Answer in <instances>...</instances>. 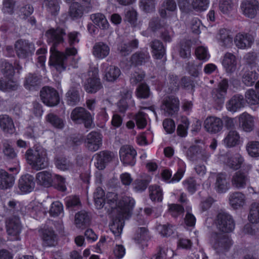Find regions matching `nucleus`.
Returning <instances> with one entry per match:
<instances>
[{
    "label": "nucleus",
    "mask_w": 259,
    "mask_h": 259,
    "mask_svg": "<svg viewBox=\"0 0 259 259\" xmlns=\"http://www.w3.org/2000/svg\"><path fill=\"white\" fill-rule=\"evenodd\" d=\"M36 180L39 185L49 187L53 182V176L49 171H42L36 175Z\"/></svg>",
    "instance_id": "38"
},
{
    "label": "nucleus",
    "mask_w": 259,
    "mask_h": 259,
    "mask_svg": "<svg viewBox=\"0 0 259 259\" xmlns=\"http://www.w3.org/2000/svg\"><path fill=\"white\" fill-rule=\"evenodd\" d=\"M40 96L42 102L48 106H56L60 101L58 92L49 87H45L42 89Z\"/></svg>",
    "instance_id": "11"
},
{
    "label": "nucleus",
    "mask_w": 259,
    "mask_h": 259,
    "mask_svg": "<svg viewBox=\"0 0 259 259\" xmlns=\"http://www.w3.org/2000/svg\"><path fill=\"white\" fill-rule=\"evenodd\" d=\"M219 10L224 14H231L234 10V5L232 0H220Z\"/></svg>",
    "instance_id": "52"
},
{
    "label": "nucleus",
    "mask_w": 259,
    "mask_h": 259,
    "mask_svg": "<svg viewBox=\"0 0 259 259\" xmlns=\"http://www.w3.org/2000/svg\"><path fill=\"white\" fill-rule=\"evenodd\" d=\"M56 166L62 170H67L72 169L73 164L66 158L59 157L55 161Z\"/></svg>",
    "instance_id": "60"
},
{
    "label": "nucleus",
    "mask_w": 259,
    "mask_h": 259,
    "mask_svg": "<svg viewBox=\"0 0 259 259\" xmlns=\"http://www.w3.org/2000/svg\"><path fill=\"white\" fill-rule=\"evenodd\" d=\"M206 131L211 134H217L221 132L223 127L222 120L215 116H210L206 118L204 123Z\"/></svg>",
    "instance_id": "19"
},
{
    "label": "nucleus",
    "mask_w": 259,
    "mask_h": 259,
    "mask_svg": "<svg viewBox=\"0 0 259 259\" xmlns=\"http://www.w3.org/2000/svg\"><path fill=\"white\" fill-rule=\"evenodd\" d=\"M210 156V153L206 150L205 146L202 143L200 145L190 146L187 151V156L191 161L201 160L206 161Z\"/></svg>",
    "instance_id": "7"
},
{
    "label": "nucleus",
    "mask_w": 259,
    "mask_h": 259,
    "mask_svg": "<svg viewBox=\"0 0 259 259\" xmlns=\"http://www.w3.org/2000/svg\"><path fill=\"white\" fill-rule=\"evenodd\" d=\"M150 47L156 59H160L165 55V47L160 40L155 39L152 41L150 43Z\"/></svg>",
    "instance_id": "40"
},
{
    "label": "nucleus",
    "mask_w": 259,
    "mask_h": 259,
    "mask_svg": "<svg viewBox=\"0 0 259 259\" xmlns=\"http://www.w3.org/2000/svg\"><path fill=\"white\" fill-rule=\"evenodd\" d=\"M229 184L227 181V175L225 173H218L215 175L214 188L220 193L226 192L229 189Z\"/></svg>",
    "instance_id": "31"
},
{
    "label": "nucleus",
    "mask_w": 259,
    "mask_h": 259,
    "mask_svg": "<svg viewBox=\"0 0 259 259\" xmlns=\"http://www.w3.org/2000/svg\"><path fill=\"white\" fill-rule=\"evenodd\" d=\"M237 59L236 56L231 53L225 54L223 60V65L227 73H233L237 68Z\"/></svg>",
    "instance_id": "27"
},
{
    "label": "nucleus",
    "mask_w": 259,
    "mask_h": 259,
    "mask_svg": "<svg viewBox=\"0 0 259 259\" xmlns=\"http://www.w3.org/2000/svg\"><path fill=\"white\" fill-rule=\"evenodd\" d=\"M15 50L19 58L26 59L32 55L35 47L34 44L28 40L19 39L15 44Z\"/></svg>",
    "instance_id": "10"
},
{
    "label": "nucleus",
    "mask_w": 259,
    "mask_h": 259,
    "mask_svg": "<svg viewBox=\"0 0 259 259\" xmlns=\"http://www.w3.org/2000/svg\"><path fill=\"white\" fill-rule=\"evenodd\" d=\"M189 125V122L186 117H182L181 123L178 125L177 133L178 136L185 137L187 134V130Z\"/></svg>",
    "instance_id": "55"
},
{
    "label": "nucleus",
    "mask_w": 259,
    "mask_h": 259,
    "mask_svg": "<svg viewBox=\"0 0 259 259\" xmlns=\"http://www.w3.org/2000/svg\"><path fill=\"white\" fill-rule=\"evenodd\" d=\"M185 188L190 193H194L197 190L199 185L193 178H189L183 182Z\"/></svg>",
    "instance_id": "61"
},
{
    "label": "nucleus",
    "mask_w": 259,
    "mask_h": 259,
    "mask_svg": "<svg viewBox=\"0 0 259 259\" xmlns=\"http://www.w3.org/2000/svg\"><path fill=\"white\" fill-rule=\"evenodd\" d=\"M243 161L242 156L238 153H236L229 157L226 162L229 167L233 169H238L241 167Z\"/></svg>",
    "instance_id": "42"
},
{
    "label": "nucleus",
    "mask_w": 259,
    "mask_h": 259,
    "mask_svg": "<svg viewBox=\"0 0 259 259\" xmlns=\"http://www.w3.org/2000/svg\"><path fill=\"white\" fill-rule=\"evenodd\" d=\"M150 59L149 53L147 51L138 52L134 54L131 58V62L135 65H142Z\"/></svg>",
    "instance_id": "39"
},
{
    "label": "nucleus",
    "mask_w": 259,
    "mask_h": 259,
    "mask_svg": "<svg viewBox=\"0 0 259 259\" xmlns=\"http://www.w3.org/2000/svg\"><path fill=\"white\" fill-rule=\"evenodd\" d=\"M42 245L46 247L55 246L57 243V235L51 229H45L43 231L41 236Z\"/></svg>",
    "instance_id": "32"
},
{
    "label": "nucleus",
    "mask_w": 259,
    "mask_h": 259,
    "mask_svg": "<svg viewBox=\"0 0 259 259\" xmlns=\"http://www.w3.org/2000/svg\"><path fill=\"white\" fill-rule=\"evenodd\" d=\"M0 71L8 78H12L15 74L14 66L5 60L0 61Z\"/></svg>",
    "instance_id": "46"
},
{
    "label": "nucleus",
    "mask_w": 259,
    "mask_h": 259,
    "mask_svg": "<svg viewBox=\"0 0 259 259\" xmlns=\"http://www.w3.org/2000/svg\"><path fill=\"white\" fill-rule=\"evenodd\" d=\"M140 7L146 12H151L155 10V0H140Z\"/></svg>",
    "instance_id": "62"
},
{
    "label": "nucleus",
    "mask_w": 259,
    "mask_h": 259,
    "mask_svg": "<svg viewBox=\"0 0 259 259\" xmlns=\"http://www.w3.org/2000/svg\"><path fill=\"white\" fill-rule=\"evenodd\" d=\"M106 202L114 213H122L124 217L131 216L135 203L134 199L130 196H124L119 200L117 194L113 192L107 194Z\"/></svg>",
    "instance_id": "2"
},
{
    "label": "nucleus",
    "mask_w": 259,
    "mask_h": 259,
    "mask_svg": "<svg viewBox=\"0 0 259 259\" xmlns=\"http://www.w3.org/2000/svg\"><path fill=\"white\" fill-rule=\"evenodd\" d=\"M104 73V78L108 82L116 81L121 74L120 69L114 65H109L107 63H104L101 66Z\"/></svg>",
    "instance_id": "18"
},
{
    "label": "nucleus",
    "mask_w": 259,
    "mask_h": 259,
    "mask_svg": "<svg viewBox=\"0 0 259 259\" xmlns=\"http://www.w3.org/2000/svg\"><path fill=\"white\" fill-rule=\"evenodd\" d=\"M248 218L251 223H259V201L253 202L250 205Z\"/></svg>",
    "instance_id": "49"
},
{
    "label": "nucleus",
    "mask_w": 259,
    "mask_h": 259,
    "mask_svg": "<svg viewBox=\"0 0 259 259\" xmlns=\"http://www.w3.org/2000/svg\"><path fill=\"white\" fill-rule=\"evenodd\" d=\"M46 120L54 127L62 129L65 125L64 121L57 115L50 113L46 116Z\"/></svg>",
    "instance_id": "50"
},
{
    "label": "nucleus",
    "mask_w": 259,
    "mask_h": 259,
    "mask_svg": "<svg viewBox=\"0 0 259 259\" xmlns=\"http://www.w3.org/2000/svg\"><path fill=\"white\" fill-rule=\"evenodd\" d=\"M136 150L130 145H123L120 149V159L125 165H134L136 163Z\"/></svg>",
    "instance_id": "13"
},
{
    "label": "nucleus",
    "mask_w": 259,
    "mask_h": 259,
    "mask_svg": "<svg viewBox=\"0 0 259 259\" xmlns=\"http://www.w3.org/2000/svg\"><path fill=\"white\" fill-rule=\"evenodd\" d=\"M0 128L5 133H13L15 126L12 118L7 114L0 115Z\"/></svg>",
    "instance_id": "34"
},
{
    "label": "nucleus",
    "mask_w": 259,
    "mask_h": 259,
    "mask_svg": "<svg viewBox=\"0 0 259 259\" xmlns=\"http://www.w3.org/2000/svg\"><path fill=\"white\" fill-rule=\"evenodd\" d=\"M248 154L251 157L259 156V142L250 141L247 143L246 146Z\"/></svg>",
    "instance_id": "56"
},
{
    "label": "nucleus",
    "mask_w": 259,
    "mask_h": 259,
    "mask_svg": "<svg viewBox=\"0 0 259 259\" xmlns=\"http://www.w3.org/2000/svg\"><path fill=\"white\" fill-rule=\"evenodd\" d=\"M151 95L149 87L146 83L140 84L136 90V95L139 98L147 99Z\"/></svg>",
    "instance_id": "53"
},
{
    "label": "nucleus",
    "mask_w": 259,
    "mask_h": 259,
    "mask_svg": "<svg viewBox=\"0 0 259 259\" xmlns=\"http://www.w3.org/2000/svg\"><path fill=\"white\" fill-rule=\"evenodd\" d=\"M239 124L242 129L246 132L252 131L254 126L253 118L246 112H244L239 116Z\"/></svg>",
    "instance_id": "30"
},
{
    "label": "nucleus",
    "mask_w": 259,
    "mask_h": 259,
    "mask_svg": "<svg viewBox=\"0 0 259 259\" xmlns=\"http://www.w3.org/2000/svg\"><path fill=\"white\" fill-rule=\"evenodd\" d=\"M210 241L213 248L219 253L228 251L233 244L228 235L218 232L211 234Z\"/></svg>",
    "instance_id": "4"
},
{
    "label": "nucleus",
    "mask_w": 259,
    "mask_h": 259,
    "mask_svg": "<svg viewBox=\"0 0 259 259\" xmlns=\"http://www.w3.org/2000/svg\"><path fill=\"white\" fill-rule=\"evenodd\" d=\"M215 222L218 229L224 232H231L235 228V223L233 218L226 212H219Z\"/></svg>",
    "instance_id": "8"
},
{
    "label": "nucleus",
    "mask_w": 259,
    "mask_h": 259,
    "mask_svg": "<svg viewBox=\"0 0 259 259\" xmlns=\"http://www.w3.org/2000/svg\"><path fill=\"white\" fill-rule=\"evenodd\" d=\"M165 23L161 21L159 18L155 17L152 18L149 24V28L152 31H156L164 27Z\"/></svg>",
    "instance_id": "64"
},
{
    "label": "nucleus",
    "mask_w": 259,
    "mask_h": 259,
    "mask_svg": "<svg viewBox=\"0 0 259 259\" xmlns=\"http://www.w3.org/2000/svg\"><path fill=\"white\" fill-rule=\"evenodd\" d=\"M246 197L244 194L240 192L231 193L229 196V202L234 209L243 206L245 204Z\"/></svg>",
    "instance_id": "36"
},
{
    "label": "nucleus",
    "mask_w": 259,
    "mask_h": 259,
    "mask_svg": "<svg viewBox=\"0 0 259 259\" xmlns=\"http://www.w3.org/2000/svg\"><path fill=\"white\" fill-rule=\"evenodd\" d=\"M157 229L159 233L163 237H168L174 233L175 230V226L167 223L165 225H159L157 226Z\"/></svg>",
    "instance_id": "54"
},
{
    "label": "nucleus",
    "mask_w": 259,
    "mask_h": 259,
    "mask_svg": "<svg viewBox=\"0 0 259 259\" xmlns=\"http://www.w3.org/2000/svg\"><path fill=\"white\" fill-rule=\"evenodd\" d=\"M151 178L149 176H146L144 179L136 180L135 182V189L137 191H144L151 182Z\"/></svg>",
    "instance_id": "59"
},
{
    "label": "nucleus",
    "mask_w": 259,
    "mask_h": 259,
    "mask_svg": "<svg viewBox=\"0 0 259 259\" xmlns=\"http://www.w3.org/2000/svg\"><path fill=\"white\" fill-rule=\"evenodd\" d=\"M240 135L235 130H231L228 133L223 142L224 144L228 148L236 146L240 143Z\"/></svg>",
    "instance_id": "33"
},
{
    "label": "nucleus",
    "mask_w": 259,
    "mask_h": 259,
    "mask_svg": "<svg viewBox=\"0 0 259 259\" xmlns=\"http://www.w3.org/2000/svg\"><path fill=\"white\" fill-rule=\"evenodd\" d=\"M7 232L11 240H20L19 234L21 230V225L18 218L13 217L6 222Z\"/></svg>",
    "instance_id": "12"
},
{
    "label": "nucleus",
    "mask_w": 259,
    "mask_h": 259,
    "mask_svg": "<svg viewBox=\"0 0 259 259\" xmlns=\"http://www.w3.org/2000/svg\"><path fill=\"white\" fill-rule=\"evenodd\" d=\"M102 141L101 134L97 132H92L87 135L85 145L89 150L95 152L99 149L102 144Z\"/></svg>",
    "instance_id": "17"
},
{
    "label": "nucleus",
    "mask_w": 259,
    "mask_h": 259,
    "mask_svg": "<svg viewBox=\"0 0 259 259\" xmlns=\"http://www.w3.org/2000/svg\"><path fill=\"white\" fill-rule=\"evenodd\" d=\"M130 217H124L122 213H117L113 219V223L110 225V230L115 236H119L122 231L124 220L128 219Z\"/></svg>",
    "instance_id": "28"
},
{
    "label": "nucleus",
    "mask_w": 259,
    "mask_h": 259,
    "mask_svg": "<svg viewBox=\"0 0 259 259\" xmlns=\"http://www.w3.org/2000/svg\"><path fill=\"white\" fill-rule=\"evenodd\" d=\"M66 100L68 105L74 106L77 104L80 100L79 93L77 90L73 88H70L66 94Z\"/></svg>",
    "instance_id": "51"
},
{
    "label": "nucleus",
    "mask_w": 259,
    "mask_h": 259,
    "mask_svg": "<svg viewBox=\"0 0 259 259\" xmlns=\"http://www.w3.org/2000/svg\"><path fill=\"white\" fill-rule=\"evenodd\" d=\"M179 104L178 98L174 96H168L163 100L161 108L167 115L172 116L178 113Z\"/></svg>",
    "instance_id": "15"
},
{
    "label": "nucleus",
    "mask_w": 259,
    "mask_h": 259,
    "mask_svg": "<svg viewBox=\"0 0 259 259\" xmlns=\"http://www.w3.org/2000/svg\"><path fill=\"white\" fill-rule=\"evenodd\" d=\"M209 4V0H193L192 5L197 11H203L206 10Z\"/></svg>",
    "instance_id": "63"
},
{
    "label": "nucleus",
    "mask_w": 259,
    "mask_h": 259,
    "mask_svg": "<svg viewBox=\"0 0 259 259\" xmlns=\"http://www.w3.org/2000/svg\"><path fill=\"white\" fill-rule=\"evenodd\" d=\"M248 181L246 174L240 170L236 172L232 178V184L237 189L245 188Z\"/></svg>",
    "instance_id": "26"
},
{
    "label": "nucleus",
    "mask_w": 259,
    "mask_h": 259,
    "mask_svg": "<svg viewBox=\"0 0 259 259\" xmlns=\"http://www.w3.org/2000/svg\"><path fill=\"white\" fill-rule=\"evenodd\" d=\"M15 182L14 176L3 169H0V189H7L11 188Z\"/></svg>",
    "instance_id": "37"
},
{
    "label": "nucleus",
    "mask_w": 259,
    "mask_h": 259,
    "mask_svg": "<svg viewBox=\"0 0 259 259\" xmlns=\"http://www.w3.org/2000/svg\"><path fill=\"white\" fill-rule=\"evenodd\" d=\"M244 100L250 105L259 104V92L252 89L247 90L245 93Z\"/></svg>",
    "instance_id": "44"
},
{
    "label": "nucleus",
    "mask_w": 259,
    "mask_h": 259,
    "mask_svg": "<svg viewBox=\"0 0 259 259\" xmlns=\"http://www.w3.org/2000/svg\"><path fill=\"white\" fill-rule=\"evenodd\" d=\"M8 78L7 81H5L3 79H0V90L3 91H7L9 90H16L18 87V84L11 79Z\"/></svg>",
    "instance_id": "58"
},
{
    "label": "nucleus",
    "mask_w": 259,
    "mask_h": 259,
    "mask_svg": "<svg viewBox=\"0 0 259 259\" xmlns=\"http://www.w3.org/2000/svg\"><path fill=\"white\" fill-rule=\"evenodd\" d=\"M71 119L76 123L84 124L87 128L91 127L93 120L89 112L82 107H76L71 112Z\"/></svg>",
    "instance_id": "9"
},
{
    "label": "nucleus",
    "mask_w": 259,
    "mask_h": 259,
    "mask_svg": "<svg viewBox=\"0 0 259 259\" xmlns=\"http://www.w3.org/2000/svg\"><path fill=\"white\" fill-rule=\"evenodd\" d=\"M218 39L221 46L225 47H230L232 45V37L230 32L226 29L220 30Z\"/></svg>",
    "instance_id": "41"
},
{
    "label": "nucleus",
    "mask_w": 259,
    "mask_h": 259,
    "mask_svg": "<svg viewBox=\"0 0 259 259\" xmlns=\"http://www.w3.org/2000/svg\"><path fill=\"white\" fill-rule=\"evenodd\" d=\"M95 157L96 160L95 163V166L98 169L102 170L105 168L107 163L112 160L114 154L109 151H103L95 154Z\"/></svg>",
    "instance_id": "22"
},
{
    "label": "nucleus",
    "mask_w": 259,
    "mask_h": 259,
    "mask_svg": "<svg viewBox=\"0 0 259 259\" xmlns=\"http://www.w3.org/2000/svg\"><path fill=\"white\" fill-rule=\"evenodd\" d=\"M91 18L95 24L102 29H106L108 28L109 23L104 15L101 13L93 14Z\"/></svg>",
    "instance_id": "45"
},
{
    "label": "nucleus",
    "mask_w": 259,
    "mask_h": 259,
    "mask_svg": "<svg viewBox=\"0 0 259 259\" xmlns=\"http://www.w3.org/2000/svg\"><path fill=\"white\" fill-rule=\"evenodd\" d=\"M245 103L244 98L241 95L233 96L227 103V109L231 112H236L244 107Z\"/></svg>",
    "instance_id": "24"
},
{
    "label": "nucleus",
    "mask_w": 259,
    "mask_h": 259,
    "mask_svg": "<svg viewBox=\"0 0 259 259\" xmlns=\"http://www.w3.org/2000/svg\"><path fill=\"white\" fill-rule=\"evenodd\" d=\"M241 8L245 16L253 18L259 10V4L256 0H247L242 3Z\"/></svg>",
    "instance_id": "20"
},
{
    "label": "nucleus",
    "mask_w": 259,
    "mask_h": 259,
    "mask_svg": "<svg viewBox=\"0 0 259 259\" xmlns=\"http://www.w3.org/2000/svg\"><path fill=\"white\" fill-rule=\"evenodd\" d=\"M255 39V35L252 33L239 32L234 37V44L240 49H247L251 48Z\"/></svg>",
    "instance_id": "14"
},
{
    "label": "nucleus",
    "mask_w": 259,
    "mask_h": 259,
    "mask_svg": "<svg viewBox=\"0 0 259 259\" xmlns=\"http://www.w3.org/2000/svg\"><path fill=\"white\" fill-rule=\"evenodd\" d=\"M90 221V217L85 211H80L75 214V224L78 228L86 226L89 224Z\"/></svg>",
    "instance_id": "43"
},
{
    "label": "nucleus",
    "mask_w": 259,
    "mask_h": 259,
    "mask_svg": "<svg viewBox=\"0 0 259 259\" xmlns=\"http://www.w3.org/2000/svg\"><path fill=\"white\" fill-rule=\"evenodd\" d=\"M104 196L105 193L103 189L101 187L97 188L94 193V199L95 205L98 209L102 208L104 205L105 203Z\"/></svg>",
    "instance_id": "48"
},
{
    "label": "nucleus",
    "mask_w": 259,
    "mask_h": 259,
    "mask_svg": "<svg viewBox=\"0 0 259 259\" xmlns=\"http://www.w3.org/2000/svg\"><path fill=\"white\" fill-rule=\"evenodd\" d=\"M177 10V4L174 0H165L162 3L159 13L161 18L165 19L170 17V14L174 13Z\"/></svg>",
    "instance_id": "25"
},
{
    "label": "nucleus",
    "mask_w": 259,
    "mask_h": 259,
    "mask_svg": "<svg viewBox=\"0 0 259 259\" xmlns=\"http://www.w3.org/2000/svg\"><path fill=\"white\" fill-rule=\"evenodd\" d=\"M89 78L84 85V90L88 93L94 94L101 90L102 84L98 77V69L96 67H90L88 71Z\"/></svg>",
    "instance_id": "5"
},
{
    "label": "nucleus",
    "mask_w": 259,
    "mask_h": 259,
    "mask_svg": "<svg viewBox=\"0 0 259 259\" xmlns=\"http://www.w3.org/2000/svg\"><path fill=\"white\" fill-rule=\"evenodd\" d=\"M35 187L34 178L29 174L22 176L18 181V188L21 192L27 193L31 192Z\"/></svg>",
    "instance_id": "21"
},
{
    "label": "nucleus",
    "mask_w": 259,
    "mask_h": 259,
    "mask_svg": "<svg viewBox=\"0 0 259 259\" xmlns=\"http://www.w3.org/2000/svg\"><path fill=\"white\" fill-rule=\"evenodd\" d=\"M228 88V81L227 79H223L219 83L218 88L212 90L211 97L218 104L224 103L227 94Z\"/></svg>",
    "instance_id": "16"
},
{
    "label": "nucleus",
    "mask_w": 259,
    "mask_h": 259,
    "mask_svg": "<svg viewBox=\"0 0 259 259\" xmlns=\"http://www.w3.org/2000/svg\"><path fill=\"white\" fill-rule=\"evenodd\" d=\"M240 75L242 82L247 87L252 86L258 78L257 73L247 68H243Z\"/></svg>",
    "instance_id": "23"
},
{
    "label": "nucleus",
    "mask_w": 259,
    "mask_h": 259,
    "mask_svg": "<svg viewBox=\"0 0 259 259\" xmlns=\"http://www.w3.org/2000/svg\"><path fill=\"white\" fill-rule=\"evenodd\" d=\"M66 207L71 209L78 208L81 206L79 198L77 196H70L65 199Z\"/></svg>",
    "instance_id": "57"
},
{
    "label": "nucleus",
    "mask_w": 259,
    "mask_h": 259,
    "mask_svg": "<svg viewBox=\"0 0 259 259\" xmlns=\"http://www.w3.org/2000/svg\"><path fill=\"white\" fill-rule=\"evenodd\" d=\"M42 7L52 16L58 15L60 8L59 0H45Z\"/></svg>",
    "instance_id": "35"
},
{
    "label": "nucleus",
    "mask_w": 259,
    "mask_h": 259,
    "mask_svg": "<svg viewBox=\"0 0 259 259\" xmlns=\"http://www.w3.org/2000/svg\"><path fill=\"white\" fill-rule=\"evenodd\" d=\"M28 163L32 168L39 170L47 168L49 164V159L47 150L42 147H36L33 150L28 149L25 153Z\"/></svg>",
    "instance_id": "3"
},
{
    "label": "nucleus",
    "mask_w": 259,
    "mask_h": 259,
    "mask_svg": "<svg viewBox=\"0 0 259 259\" xmlns=\"http://www.w3.org/2000/svg\"><path fill=\"white\" fill-rule=\"evenodd\" d=\"M45 35L48 42L53 45L50 50V65L55 67L58 71L61 72L65 69L68 58L75 56L77 53V50L74 47L67 48L64 54L55 49L57 45L64 41V36L66 35L64 28L57 27L56 29H50L46 31Z\"/></svg>",
    "instance_id": "1"
},
{
    "label": "nucleus",
    "mask_w": 259,
    "mask_h": 259,
    "mask_svg": "<svg viewBox=\"0 0 259 259\" xmlns=\"http://www.w3.org/2000/svg\"><path fill=\"white\" fill-rule=\"evenodd\" d=\"M109 53V47L103 42H97L93 47V54L97 59H103L108 56Z\"/></svg>",
    "instance_id": "29"
},
{
    "label": "nucleus",
    "mask_w": 259,
    "mask_h": 259,
    "mask_svg": "<svg viewBox=\"0 0 259 259\" xmlns=\"http://www.w3.org/2000/svg\"><path fill=\"white\" fill-rule=\"evenodd\" d=\"M91 0H81L80 3L73 2L69 7V15L73 20L81 18L84 13L92 9Z\"/></svg>",
    "instance_id": "6"
},
{
    "label": "nucleus",
    "mask_w": 259,
    "mask_h": 259,
    "mask_svg": "<svg viewBox=\"0 0 259 259\" xmlns=\"http://www.w3.org/2000/svg\"><path fill=\"white\" fill-rule=\"evenodd\" d=\"M150 197L153 201L161 202L163 198V192L160 186L154 185L149 188Z\"/></svg>",
    "instance_id": "47"
}]
</instances>
